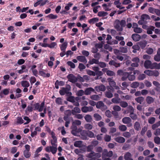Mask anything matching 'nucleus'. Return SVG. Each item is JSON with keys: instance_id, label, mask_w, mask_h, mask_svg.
Listing matches in <instances>:
<instances>
[{"instance_id": "nucleus-62", "label": "nucleus", "mask_w": 160, "mask_h": 160, "mask_svg": "<svg viewBox=\"0 0 160 160\" xmlns=\"http://www.w3.org/2000/svg\"><path fill=\"white\" fill-rule=\"evenodd\" d=\"M87 135L88 136L91 138L94 137V134L91 131H88L87 132Z\"/></svg>"}, {"instance_id": "nucleus-52", "label": "nucleus", "mask_w": 160, "mask_h": 160, "mask_svg": "<svg viewBox=\"0 0 160 160\" xmlns=\"http://www.w3.org/2000/svg\"><path fill=\"white\" fill-rule=\"evenodd\" d=\"M92 125L90 124H86L84 126V127L86 129L91 130L92 128Z\"/></svg>"}, {"instance_id": "nucleus-36", "label": "nucleus", "mask_w": 160, "mask_h": 160, "mask_svg": "<svg viewBox=\"0 0 160 160\" xmlns=\"http://www.w3.org/2000/svg\"><path fill=\"white\" fill-rule=\"evenodd\" d=\"M132 48L133 49L132 50V52L134 53H136L137 50L139 51L140 49L139 46H138V45H133L132 47Z\"/></svg>"}, {"instance_id": "nucleus-28", "label": "nucleus", "mask_w": 160, "mask_h": 160, "mask_svg": "<svg viewBox=\"0 0 160 160\" xmlns=\"http://www.w3.org/2000/svg\"><path fill=\"white\" fill-rule=\"evenodd\" d=\"M94 89L92 88H89L86 89L85 92V93L86 95L90 94L91 92H94Z\"/></svg>"}, {"instance_id": "nucleus-64", "label": "nucleus", "mask_w": 160, "mask_h": 160, "mask_svg": "<svg viewBox=\"0 0 160 160\" xmlns=\"http://www.w3.org/2000/svg\"><path fill=\"white\" fill-rule=\"evenodd\" d=\"M9 92V89H4L2 91L1 93L3 94L4 95H7Z\"/></svg>"}, {"instance_id": "nucleus-20", "label": "nucleus", "mask_w": 160, "mask_h": 160, "mask_svg": "<svg viewBox=\"0 0 160 160\" xmlns=\"http://www.w3.org/2000/svg\"><path fill=\"white\" fill-rule=\"evenodd\" d=\"M132 38L134 41L136 42L140 40L141 37L139 34H133L132 35Z\"/></svg>"}, {"instance_id": "nucleus-53", "label": "nucleus", "mask_w": 160, "mask_h": 160, "mask_svg": "<svg viewBox=\"0 0 160 160\" xmlns=\"http://www.w3.org/2000/svg\"><path fill=\"white\" fill-rule=\"evenodd\" d=\"M98 62L99 61L98 60L93 58L91 60H90L89 62L90 64H92L94 63L98 64Z\"/></svg>"}, {"instance_id": "nucleus-51", "label": "nucleus", "mask_w": 160, "mask_h": 160, "mask_svg": "<svg viewBox=\"0 0 160 160\" xmlns=\"http://www.w3.org/2000/svg\"><path fill=\"white\" fill-rule=\"evenodd\" d=\"M133 31L134 32L137 33H141L142 32V29L141 28L138 27L133 29Z\"/></svg>"}, {"instance_id": "nucleus-55", "label": "nucleus", "mask_w": 160, "mask_h": 160, "mask_svg": "<svg viewBox=\"0 0 160 160\" xmlns=\"http://www.w3.org/2000/svg\"><path fill=\"white\" fill-rule=\"evenodd\" d=\"M24 123V121L21 117H18L17 118V123L18 124H22Z\"/></svg>"}, {"instance_id": "nucleus-48", "label": "nucleus", "mask_w": 160, "mask_h": 160, "mask_svg": "<svg viewBox=\"0 0 160 160\" xmlns=\"http://www.w3.org/2000/svg\"><path fill=\"white\" fill-rule=\"evenodd\" d=\"M98 21V18H93L89 20L90 23L93 24Z\"/></svg>"}, {"instance_id": "nucleus-63", "label": "nucleus", "mask_w": 160, "mask_h": 160, "mask_svg": "<svg viewBox=\"0 0 160 160\" xmlns=\"http://www.w3.org/2000/svg\"><path fill=\"white\" fill-rule=\"evenodd\" d=\"M154 59L157 62L160 61V54L157 53V54L154 57Z\"/></svg>"}, {"instance_id": "nucleus-6", "label": "nucleus", "mask_w": 160, "mask_h": 160, "mask_svg": "<svg viewBox=\"0 0 160 160\" xmlns=\"http://www.w3.org/2000/svg\"><path fill=\"white\" fill-rule=\"evenodd\" d=\"M144 73L149 76H154L158 77L159 75V72L156 70H146Z\"/></svg>"}, {"instance_id": "nucleus-59", "label": "nucleus", "mask_w": 160, "mask_h": 160, "mask_svg": "<svg viewBox=\"0 0 160 160\" xmlns=\"http://www.w3.org/2000/svg\"><path fill=\"white\" fill-rule=\"evenodd\" d=\"M44 102H42V103L40 105H39V106L38 108V111L39 112H41L42 111L43 109L44 106Z\"/></svg>"}, {"instance_id": "nucleus-32", "label": "nucleus", "mask_w": 160, "mask_h": 160, "mask_svg": "<svg viewBox=\"0 0 160 160\" xmlns=\"http://www.w3.org/2000/svg\"><path fill=\"white\" fill-rule=\"evenodd\" d=\"M84 118L85 120L88 122H90L92 120V118L91 116L87 114L84 117Z\"/></svg>"}, {"instance_id": "nucleus-57", "label": "nucleus", "mask_w": 160, "mask_h": 160, "mask_svg": "<svg viewBox=\"0 0 160 160\" xmlns=\"http://www.w3.org/2000/svg\"><path fill=\"white\" fill-rule=\"evenodd\" d=\"M73 5L72 3H69L67 4L66 6L65 7V10L66 11H68L69 10L70 8Z\"/></svg>"}, {"instance_id": "nucleus-41", "label": "nucleus", "mask_w": 160, "mask_h": 160, "mask_svg": "<svg viewBox=\"0 0 160 160\" xmlns=\"http://www.w3.org/2000/svg\"><path fill=\"white\" fill-rule=\"evenodd\" d=\"M90 98L91 99L95 101L98 100L100 98L98 95H91L90 96Z\"/></svg>"}, {"instance_id": "nucleus-30", "label": "nucleus", "mask_w": 160, "mask_h": 160, "mask_svg": "<svg viewBox=\"0 0 160 160\" xmlns=\"http://www.w3.org/2000/svg\"><path fill=\"white\" fill-rule=\"evenodd\" d=\"M108 82H109L110 85L111 87H115L116 85V82L113 80L111 78H108Z\"/></svg>"}, {"instance_id": "nucleus-14", "label": "nucleus", "mask_w": 160, "mask_h": 160, "mask_svg": "<svg viewBox=\"0 0 160 160\" xmlns=\"http://www.w3.org/2000/svg\"><path fill=\"white\" fill-rule=\"evenodd\" d=\"M69 93V90L67 88H62L59 91V93L61 95H63L65 94Z\"/></svg>"}, {"instance_id": "nucleus-61", "label": "nucleus", "mask_w": 160, "mask_h": 160, "mask_svg": "<svg viewBox=\"0 0 160 160\" xmlns=\"http://www.w3.org/2000/svg\"><path fill=\"white\" fill-rule=\"evenodd\" d=\"M155 120V118L154 117H151L148 120L149 123L152 124L153 123Z\"/></svg>"}, {"instance_id": "nucleus-26", "label": "nucleus", "mask_w": 160, "mask_h": 160, "mask_svg": "<svg viewBox=\"0 0 160 160\" xmlns=\"http://www.w3.org/2000/svg\"><path fill=\"white\" fill-rule=\"evenodd\" d=\"M124 158L125 160H133L132 158L131 154L129 152H127L125 153L124 156Z\"/></svg>"}, {"instance_id": "nucleus-42", "label": "nucleus", "mask_w": 160, "mask_h": 160, "mask_svg": "<svg viewBox=\"0 0 160 160\" xmlns=\"http://www.w3.org/2000/svg\"><path fill=\"white\" fill-rule=\"evenodd\" d=\"M93 117L96 121L100 120L102 118L101 116L98 113H95L93 115Z\"/></svg>"}, {"instance_id": "nucleus-38", "label": "nucleus", "mask_w": 160, "mask_h": 160, "mask_svg": "<svg viewBox=\"0 0 160 160\" xmlns=\"http://www.w3.org/2000/svg\"><path fill=\"white\" fill-rule=\"evenodd\" d=\"M134 128L136 130L139 131L140 129V123L137 122H136L134 124Z\"/></svg>"}, {"instance_id": "nucleus-29", "label": "nucleus", "mask_w": 160, "mask_h": 160, "mask_svg": "<svg viewBox=\"0 0 160 160\" xmlns=\"http://www.w3.org/2000/svg\"><path fill=\"white\" fill-rule=\"evenodd\" d=\"M135 101L140 104H142L144 100V98L142 97H139L135 99Z\"/></svg>"}, {"instance_id": "nucleus-25", "label": "nucleus", "mask_w": 160, "mask_h": 160, "mask_svg": "<svg viewBox=\"0 0 160 160\" xmlns=\"http://www.w3.org/2000/svg\"><path fill=\"white\" fill-rule=\"evenodd\" d=\"M64 82L63 81H59L58 80H57L55 82V86L56 88L58 89L59 88V86H62L64 85Z\"/></svg>"}, {"instance_id": "nucleus-60", "label": "nucleus", "mask_w": 160, "mask_h": 160, "mask_svg": "<svg viewBox=\"0 0 160 160\" xmlns=\"http://www.w3.org/2000/svg\"><path fill=\"white\" fill-rule=\"evenodd\" d=\"M144 82L145 86L147 87H150L152 86V83L147 80H145Z\"/></svg>"}, {"instance_id": "nucleus-49", "label": "nucleus", "mask_w": 160, "mask_h": 160, "mask_svg": "<svg viewBox=\"0 0 160 160\" xmlns=\"http://www.w3.org/2000/svg\"><path fill=\"white\" fill-rule=\"evenodd\" d=\"M46 17L50 19H56L58 18V16L56 15H54L53 14H50Z\"/></svg>"}, {"instance_id": "nucleus-5", "label": "nucleus", "mask_w": 160, "mask_h": 160, "mask_svg": "<svg viewBox=\"0 0 160 160\" xmlns=\"http://www.w3.org/2000/svg\"><path fill=\"white\" fill-rule=\"evenodd\" d=\"M79 98L78 97L75 98L73 96H70L67 98V100L73 103V104L76 106L79 105Z\"/></svg>"}, {"instance_id": "nucleus-24", "label": "nucleus", "mask_w": 160, "mask_h": 160, "mask_svg": "<svg viewBox=\"0 0 160 160\" xmlns=\"http://www.w3.org/2000/svg\"><path fill=\"white\" fill-rule=\"evenodd\" d=\"M111 6V4L110 3H108L107 4H104L102 5V6L103 7L104 10L106 11H108L111 10V9L109 7H110Z\"/></svg>"}, {"instance_id": "nucleus-45", "label": "nucleus", "mask_w": 160, "mask_h": 160, "mask_svg": "<svg viewBox=\"0 0 160 160\" xmlns=\"http://www.w3.org/2000/svg\"><path fill=\"white\" fill-rule=\"evenodd\" d=\"M118 128L121 131H125L127 130V128L125 125H122L119 126Z\"/></svg>"}, {"instance_id": "nucleus-18", "label": "nucleus", "mask_w": 160, "mask_h": 160, "mask_svg": "<svg viewBox=\"0 0 160 160\" xmlns=\"http://www.w3.org/2000/svg\"><path fill=\"white\" fill-rule=\"evenodd\" d=\"M93 110V107H92L84 106L82 108V111L84 112H91Z\"/></svg>"}, {"instance_id": "nucleus-33", "label": "nucleus", "mask_w": 160, "mask_h": 160, "mask_svg": "<svg viewBox=\"0 0 160 160\" xmlns=\"http://www.w3.org/2000/svg\"><path fill=\"white\" fill-rule=\"evenodd\" d=\"M141 18L146 22V21L148 19H150V18L148 15L146 14H143L142 15Z\"/></svg>"}, {"instance_id": "nucleus-50", "label": "nucleus", "mask_w": 160, "mask_h": 160, "mask_svg": "<svg viewBox=\"0 0 160 160\" xmlns=\"http://www.w3.org/2000/svg\"><path fill=\"white\" fill-rule=\"evenodd\" d=\"M113 109L115 111L119 112L121 110V108L118 105H115L113 106Z\"/></svg>"}, {"instance_id": "nucleus-8", "label": "nucleus", "mask_w": 160, "mask_h": 160, "mask_svg": "<svg viewBox=\"0 0 160 160\" xmlns=\"http://www.w3.org/2000/svg\"><path fill=\"white\" fill-rule=\"evenodd\" d=\"M80 112V110L78 108H75L72 111V114L75 116L76 117L78 118H80V114L79 113Z\"/></svg>"}, {"instance_id": "nucleus-27", "label": "nucleus", "mask_w": 160, "mask_h": 160, "mask_svg": "<svg viewBox=\"0 0 160 160\" xmlns=\"http://www.w3.org/2000/svg\"><path fill=\"white\" fill-rule=\"evenodd\" d=\"M152 69H160V63H157V62L152 63Z\"/></svg>"}, {"instance_id": "nucleus-16", "label": "nucleus", "mask_w": 160, "mask_h": 160, "mask_svg": "<svg viewBox=\"0 0 160 160\" xmlns=\"http://www.w3.org/2000/svg\"><path fill=\"white\" fill-rule=\"evenodd\" d=\"M39 74L40 75L44 77H49L50 76V74L47 72L43 70L40 71L39 72Z\"/></svg>"}, {"instance_id": "nucleus-39", "label": "nucleus", "mask_w": 160, "mask_h": 160, "mask_svg": "<svg viewBox=\"0 0 160 160\" xmlns=\"http://www.w3.org/2000/svg\"><path fill=\"white\" fill-rule=\"evenodd\" d=\"M108 13L107 12H105L104 11H100L98 12V16L101 17H105L108 15Z\"/></svg>"}, {"instance_id": "nucleus-1", "label": "nucleus", "mask_w": 160, "mask_h": 160, "mask_svg": "<svg viewBox=\"0 0 160 160\" xmlns=\"http://www.w3.org/2000/svg\"><path fill=\"white\" fill-rule=\"evenodd\" d=\"M80 125V121L78 120H76L74 121L72 123V133L73 135L76 136H79L80 134V129L79 128V125Z\"/></svg>"}, {"instance_id": "nucleus-37", "label": "nucleus", "mask_w": 160, "mask_h": 160, "mask_svg": "<svg viewBox=\"0 0 160 160\" xmlns=\"http://www.w3.org/2000/svg\"><path fill=\"white\" fill-rule=\"evenodd\" d=\"M24 156L26 158H29L31 156V152L28 151L24 150L23 152Z\"/></svg>"}, {"instance_id": "nucleus-47", "label": "nucleus", "mask_w": 160, "mask_h": 160, "mask_svg": "<svg viewBox=\"0 0 160 160\" xmlns=\"http://www.w3.org/2000/svg\"><path fill=\"white\" fill-rule=\"evenodd\" d=\"M120 105L122 107L125 108L128 106V103L124 101L120 102Z\"/></svg>"}, {"instance_id": "nucleus-23", "label": "nucleus", "mask_w": 160, "mask_h": 160, "mask_svg": "<svg viewBox=\"0 0 160 160\" xmlns=\"http://www.w3.org/2000/svg\"><path fill=\"white\" fill-rule=\"evenodd\" d=\"M109 64L110 65L114 66L116 68L119 67L120 66V63L116 62L114 60L110 61L109 62Z\"/></svg>"}, {"instance_id": "nucleus-10", "label": "nucleus", "mask_w": 160, "mask_h": 160, "mask_svg": "<svg viewBox=\"0 0 160 160\" xmlns=\"http://www.w3.org/2000/svg\"><path fill=\"white\" fill-rule=\"evenodd\" d=\"M96 107L97 108L101 109L102 111L103 109L104 110L107 108L106 106L105 105L104 103L102 101L98 102L96 104Z\"/></svg>"}, {"instance_id": "nucleus-15", "label": "nucleus", "mask_w": 160, "mask_h": 160, "mask_svg": "<svg viewBox=\"0 0 160 160\" xmlns=\"http://www.w3.org/2000/svg\"><path fill=\"white\" fill-rule=\"evenodd\" d=\"M134 109L133 107L131 106H129L127 108V109L126 110L124 111L123 113L124 114H127L128 113H130L134 112Z\"/></svg>"}, {"instance_id": "nucleus-21", "label": "nucleus", "mask_w": 160, "mask_h": 160, "mask_svg": "<svg viewBox=\"0 0 160 160\" xmlns=\"http://www.w3.org/2000/svg\"><path fill=\"white\" fill-rule=\"evenodd\" d=\"M114 140L117 142L122 143L125 142V138L122 137H118L114 138Z\"/></svg>"}, {"instance_id": "nucleus-4", "label": "nucleus", "mask_w": 160, "mask_h": 160, "mask_svg": "<svg viewBox=\"0 0 160 160\" xmlns=\"http://www.w3.org/2000/svg\"><path fill=\"white\" fill-rule=\"evenodd\" d=\"M101 154L100 153H95L94 152H92L88 155V157L91 158L90 160H102L101 159L97 158H100Z\"/></svg>"}, {"instance_id": "nucleus-34", "label": "nucleus", "mask_w": 160, "mask_h": 160, "mask_svg": "<svg viewBox=\"0 0 160 160\" xmlns=\"http://www.w3.org/2000/svg\"><path fill=\"white\" fill-rule=\"evenodd\" d=\"M139 83L138 82H133L131 84V87L133 88H137L139 87Z\"/></svg>"}, {"instance_id": "nucleus-40", "label": "nucleus", "mask_w": 160, "mask_h": 160, "mask_svg": "<svg viewBox=\"0 0 160 160\" xmlns=\"http://www.w3.org/2000/svg\"><path fill=\"white\" fill-rule=\"evenodd\" d=\"M129 75V72H125L123 74V76L122 77V81L126 80L127 78H128Z\"/></svg>"}, {"instance_id": "nucleus-2", "label": "nucleus", "mask_w": 160, "mask_h": 160, "mask_svg": "<svg viewBox=\"0 0 160 160\" xmlns=\"http://www.w3.org/2000/svg\"><path fill=\"white\" fill-rule=\"evenodd\" d=\"M126 25V22L125 20H122L120 21L119 20H116L115 21L114 26L115 29L117 31H122L123 30V28Z\"/></svg>"}, {"instance_id": "nucleus-46", "label": "nucleus", "mask_w": 160, "mask_h": 160, "mask_svg": "<svg viewBox=\"0 0 160 160\" xmlns=\"http://www.w3.org/2000/svg\"><path fill=\"white\" fill-rule=\"evenodd\" d=\"M104 139L105 142H109L111 140V136L108 135L106 134L104 136Z\"/></svg>"}, {"instance_id": "nucleus-56", "label": "nucleus", "mask_w": 160, "mask_h": 160, "mask_svg": "<svg viewBox=\"0 0 160 160\" xmlns=\"http://www.w3.org/2000/svg\"><path fill=\"white\" fill-rule=\"evenodd\" d=\"M120 51L122 52L126 53L127 52L128 49L126 47H122L120 48Z\"/></svg>"}, {"instance_id": "nucleus-19", "label": "nucleus", "mask_w": 160, "mask_h": 160, "mask_svg": "<svg viewBox=\"0 0 160 160\" xmlns=\"http://www.w3.org/2000/svg\"><path fill=\"white\" fill-rule=\"evenodd\" d=\"M113 89L111 88H109L108 89V91H106L105 93L106 96L108 98H110L112 97L113 95L111 92V91H112L113 92Z\"/></svg>"}, {"instance_id": "nucleus-12", "label": "nucleus", "mask_w": 160, "mask_h": 160, "mask_svg": "<svg viewBox=\"0 0 160 160\" xmlns=\"http://www.w3.org/2000/svg\"><path fill=\"white\" fill-rule=\"evenodd\" d=\"M144 65L146 68L152 69V63L150 61L147 60L145 61Z\"/></svg>"}, {"instance_id": "nucleus-22", "label": "nucleus", "mask_w": 160, "mask_h": 160, "mask_svg": "<svg viewBox=\"0 0 160 160\" xmlns=\"http://www.w3.org/2000/svg\"><path fill=\"white\" fill-rule=\"evenodd\" d=\"M68 43L67 42H65L63 43L62 44H60L59 46L61 51H65V50L67 47Z\"/></svg>"}, {"instance_id": "nucleus-35", "label": "nucleus", "mask_w": 160, "mask_h": 160, "mask_svg": "<svg viewBox=\"0 0 160 160\" xmlns=\"http://www.w3.org/2000/svg\"><path fill=\"white\" fill-rule=\"evenodd\" d=\"M120 101V99L119 98H113L111 100L112 103L117 104L119 103Z\"/></svg>"}, {"instance_id": "nucleus-17", "label": "nucleus", "mask_w": 160, "mask_h": 160, "mask_svg": "<svg viewBox=\"0 0 160 160\" xmlns=\"http://www.w3.org/2000/svg\"><path fill=\"white\" fill-rule=\"evenodd\" d=\"M155 98H153L152 97L148 96L146 97V101L147 104H151L153 103L155 101Z\"/></svg>"}, {"instance_id": "nucleus-54", "label": "nucleus", "mask_w": 160, "mask_h": 160, "mask_svg": "<svg viewBox=\"0 0 160 160\" xmlns=\"http://www.w3.org/2000/svg\"><path fill=\"white\" fill-rule=\"evenodd\" d=\"M154 142L157 144H160V138L158 137H155L154 138Z\"/></svg>"}, {"instance_id": "nucleus-11", "label": "nucleus", "mask_w": 160, "mask_h": 160, "mask_svg": "<svg viewBox=\"0 0 160 160\" xmlns=\"http://www.w3.org/2000/svg\"><path fill=\"white\" fill-rule=\"evenodd\" d=\"M52 139L51 140V142L52 145H57L56 143L57 142V138L55 136V134L54 132H51Z\"/></svg>"}, {"instance_id": "nucleus-7", "label": "nucleus", "mask_w": 160, "mask_h": 160, "mask_svg": "<svg viewBox=\"0 0 160 160\" xmlns=\"http://www.w3.org/2000/svg\"><path fill=\"white\" fill-rule=\"evenodd\" d=\"M67 78L68 79V81L73 83L76 82L78 80L77 78L72 74L68 75L67 76Z\"/></svg>"}, {"instance_id": "nucleus-13", "label": "nucleus", "mask_w": 160, "mask_h": 160, "mask_svg": "<svg viewBox=\"0 0 160 160\" xmlns=\"http://www.w3.org/2000/svg\"><path fill=\"white\" fill-rule=\"evenodd\" d=\"M95 89L98 92L100 91H104L106 90V87L103 85L97 86L95 87Z\"/></svg>"}, {"instance_id": "nucleus-43", "label": "nucleus", "mask_w": 160, "mask_h": 160, "mask_svg": "<svg viewBox=\"0 0 160 160\" xmlns=\"http://www.w3.org/2000/svg\"><path fill=\"white\" fill-rule=\"evenodd\" d=\"M155 27L153 26H150L147 30V33L149 34H151L152 33V31L154 30Z\"/></svg>"}, {"instance_id": "nucleus-58", "label": "nucleus", "mask_w": 160, "mask_h": 160, "mask_svg": "<svg viewBox=\"0 0 160 160\" xmlns=\"http://www.w3.org/2000/svg\"><path fill=\"white\" fill-rule=\"evenodd\" d=\"M146 78V75L144 74H140L138 77V79L139 80H142Z\"/></svg>"}, {"instance_id": "nucleus-9", "label": "nucleus", "mask_w": 160, "mask_h": 160, "mask_svg": "<svg viewBox=\"0 0 160 160\" xmlns=\"http://www.w3.org/2000/svg\"><path fill=\"white\" fill-rule=\"evenodd\" d=\"M122 122L124 124H128L127 125L128 127H130L132 125V124L131 123V120L129 117H125L122 119Z\"/></svg>"}, {"instance_id": "nucleus-31", "label": "nucleus", "mask_w": 160, "mask_h": 160, "mask_svg": "<svg viewBox=\"0 0 160 160\" xmlns=\"http://www.w3.org/2000/svg\"><path fill=\"white\" fill-rule=\"evenodd\" d=\"M21 84L22 86L23 87H28L30 85L29 82L26 81H22Z\"/></svg>"}, {"instance_id": "nucleus-3", "label": "nucleus", "mask_w": 160, "mask_h": 160, "mask_svg": "<svg viewBox=\"0 0 160 160\" xmlns=\"http://www.w3.org/2000/svg\"><path fill=\"white\" fill-rule=\"evenodd\" d=\"M57 145L47 146L45 148V150L48 152H51L53 154H54L56 153L57 151Z\"/></svg>"}, {"instance_id": "nucleus-44", "label": "nucleus", "mask_w": 160, "mask_h": 160, "mask_svg": "<svg viewBox=\"0 0 160 160\" xmlns=\"http://www.w3.org/2000/svg\"><path fill=\"white\" fill-rule=\"evenodd\" d=\"M132 73V72H129L128 79L129 81H133L134 80L135 78V77L134 75V74H131Z\"/></svg>"}]
</instances>
